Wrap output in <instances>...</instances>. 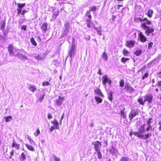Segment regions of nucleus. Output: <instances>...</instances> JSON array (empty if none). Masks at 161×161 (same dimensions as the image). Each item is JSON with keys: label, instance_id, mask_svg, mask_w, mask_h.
<instances>
[{"label": "nucleus", "instance_id": "nucleus-21", "mask_svg": "<svg viewBox=\"0 0 161 161\" xmlns=\"http://www.w3.org/2000/svg\"><path fill=\"white\" fill-rule=\"evenodd\" d=\"M153 14V9H149L146 15L149 18H151L152 17Z\"/></svg>", "mask_w": 161, "mask_h": 161}, {"label": "nucleus", "instance_id": "nucleus-34", "mask_svg": "<svg viewBox=\"0 0 161 161\" xmlns=\"http://www.w3.org/2000/svg\"><path fill=\"white\" fill-rule=\"evenodd\" d=\"M20 159L21 161H24L26 159V156L24 153H21Z\"/></svg>", "mask_w": 161, "mask_h": 161}, {"label": "nucleus", "instance_id": "nucleus-25", "mask_svg": "<svg viewBox=\"0 0 161 161\" xmlns=\"http://www.w3.org/2000/svg\"><path fill=\"white\" fill-rule=\"evenodd\" d=\"M117 151V149L113 146H112L109 150V152L113 154H114Z\"/></svg>", "mask_w": 161, "mask_h": 161}, {"label": "nucleus", "instance_id": "nucleus-50", "mask_svg": "<svg viewBox=\"0 0 161 161\" xmlns=\"http://www.w3.org/2000/svg\"><path fill=\"white\" fill-rule=\"evenodd\" d=\"M94 28L95 30H97V32L98 34L99 35H102V34H101V31H100V30H98L97 28L96 27H95L94 26Z\"/></svg>", "mask_w": 161, "mask_h": 161}, {"label": "nucleus", "instance_id": "nucleus-33", "mask_svg": "<svg viewBox=\"0 0 161 161\" xmlns=\"http://www.w3.org/2000/svg\"><path fill=\"white\" fill-rule=\"evenodd\" d=\"M6 122H8L13 120V118L11 116H8L5 117Z\"/></svg>", "mask_w": 161, "mask_h": 161}, {"label": "nucleus", "instance_id": "nucleus-36", "mask_svg": "<svg viewBox=\"0 0 161 161\" xmlns=\"http://www.w3.org/2000/svg\"><path fill=\"white\" fill-rule=\"evenodd\" d=\"M152 136V134L151 133H147V134H146L144 135V137L143 138L145 139H147L149 137L151 136Z\"/></svg>", "mask_w": 161, "mask_h": 161}, {"label": "nucleus", "instance_id": "nucleus-45", "mask_svg": "<svg viewBox=\"0 0 161 161\" xmlns=\"http://www.w3.org/2000/svg\"><path fill=\"white\" fill-rule=\"evenodd\" d=\"M148 73L147 72H146L145 73L144 75H143L142 76V79L143 80H144L145 78H147L148 77Z\"/></svg>", "mask_w": 161, "mask_h": 161}, {"label": "nucleus", "instance_id": "nucleus-9", "mask_svg": "<svg viewBox=\"0 0 161 161\" xmlns=\"http://www.w3.org/2000/svg\"><path fill=\"white\" fill-rule=\"evenodd\" d=\"M138 36L140 41L141 42H144L147 41V38L140 31H139Z\"/></svg>", "mask_w": 161, "mask_h": 161}, {"label": "nucleus", "instance_id": "nucleus-19", "mask_svg": "<svg viewBox=\"0 0 161 161\" xmlns=\"http://www.w3.org/2000/svg\"><path fill=\"white\" fill-rule=\"evenodd\" d=\"M51 123L53 125V126L55 127V129H59V123L56 120L54 119L53 121H51Z\"/></svg>", "mask_w": 161, "mask_h": 161}, {"label": "nucleus", "instance_id": "nucleus-31", "mask_svg": "<svg viewBox=\"0 0 161 161\" xmlns=\"http://www.w3.org/2000/svg\"><path fill=\"white\" fill-rule=\"evenodd\" d=\"M142 53V51L141 50H137L134 53V55L136 56H139Z\"/></svg>", "mask_w": 161, "mask_h": 161}, {"label": "nucleus", "instance_id": "nucleus-28", "mask_svg": "<svg viewBox=\"0 0 161 161\" xmlns=\"http://www.w3.org/2000/svg\"><path fill=\"white\" fill-rule=\"evenodd\" d=\"M45 96V93L44 92L41 94L40 96L38 98V101L40 102H42L43 99H44V97Z\"/></svg>", "mask_w": 161, "mask_h": 161}, {"label": "nucleus", "instance_id": "nucleus-6", "mask_svg": "<svg viewBox=\"0 0 161 161\" xmlns=\"http://www.w3.org/2000/svg\"><path fill=\"white\" fill-rule=\"evenodd\" d=\"M102 78V83L103 85H106V83H108L110 86H111L112 81L108 78L107 75H103Z\"/></svg>", "mask_w": 161, "mask_h": 161}, {"label": "nucleus", "instance_id": "nucleus-41", "mask_svg": "<svg viewBox=\"0 0 161 161\" xmlns=\"http://www.w3.org/2000/svg\"><path fill=\"white\" fill-rule=\"evenodd\" d=\"M97 9V7L95 6H92L91 7L89 10L88 11H90V12L91 11H95Z\"/></svg>", "mask_w": 161, "mask_h": 161}, {"label": "nucleus", "instance_id": "nucleus-20", "mask_svg": "<svg viewBox=\"0 0 161 161\" xmlns=\"http://www.w3.org/2000/svg\"><path fill=\"white\" fill-rule=\"evenodd\" d=\"M107 95L108 96V99L111 102L112 101L113 97V92L112 91H110L107 93Z\"/></svg>", "mask_w": 161, "mask_h": 161}, {"label": "nucleus", "instance_id": "nucleus-15", "mask_svg": "<svg viewBox=\"0 0 161 161\" xmlns=\"http://www.w3.org/2000/svg\"><path fill=\"white\" fill-rule=\"evenodd\" d=\"M65 29L64 30V34L66 35L69 31V25L68 23H66L64 24Z\"/></svg>", "mask_w": 161, "mask_h": 161}, {"label": "nucleus", "instance_id": "nucleus-14", "mask_svg": "<svg viewBox=\"0 0 161 161\" xmlns=\"http://www.w3.org/2000/svg\"><path fill=\"white\" fill-rule=\"evenodd\" d=\"M20 144L17 143L14 141H13L11 145L12 148H15L17 150H18L20 148Z\"/></svg>", "mask_w": 161, "mask_h": 161}, {"label": "nucleus", "instance_id": "nucleus-11", "mask_svg": "<svg viewBox=\"0 0 161 161\" xmlns=\"http://www.w3.org/2000/svg\"><path fill=\"white\" fill-rule=\"evenodd\" d=\"M136 42L135 41L130 40L126 42L125 46L128 47H133L135 45Z\"/></svg>", "mask_w": 161, "mask_h": 161}, {"label": "nucleus", "instance_id": "nucleus-23", "mask_svg": "<svg viewBox=\"0 0 161 161\" xmlns=\"http://www.w3.org/2000/svg\"><path fill=\"white\" fill-rule=\"evenodd\" d=\"M1 29L3 31L5 28L6 21L5 20H2L0 23Z\"/></svg>", "mask_w": 161, "mask_h": 161}, {"label": "nucleus", "instance_id": "nucleus-8", "mask_svg": "<svg viewBox=\"0 0 161 161\" xmlns=\"http://www.w3.org/2000/svg\"><path fill=\"white\" fill-rule=\"evenodd\" d=\"M124 89L127 92L131 93L135 91L134 89L131 86L129 83L125 84Z\"/></svg>", "mask_w": 161, "mask_h": 161}, {"label": "nucleus", "instance_id": "nucleus-38", "mask_svg": "<svg viewBox=\"0 0 161 161\" xmlns=\"http://www.w3.org/2000/svg\"><path fill=\"white\" fill-rule=\"evenodd\" d=\"M130 59L129 58H125L124 57H123L121 58V61L124 64L125 63V62L128 60Z\"/></svg>", "mask_w": 161, "mask_h": 161}, {"label": "nucleus", "instance_id": "nucleus-63", "mask_svg": "<svg viewBox=\"0 0 161 161\" xmlns=\"http://www.w3.org/2000/svg\"><path fill=\"white\" fill-rule=\"evenodd\" d=\"M116 18V16L114 15H113L112 16V21H114V20Z\"/></svg>", "mask_w": 161, "mask_h": 161}, {"label": "nucleus", "instance_id": "nucleus-22", "mask_svg": "<svg viewBox=\"0 0 161 161\" xmlns=\"http://www.w3.org/2000/svg\"><path fill=\"white\" fill-rule=\"evenodd\" d=\"M125 108H124L122 110H121L120 111V115L123 117L124 119H125L126 117V114L125 113Z\"/></svg>", "mask_w": 161, "mask_h": 161}, {"label": "nucleus", "instance_id": "nucleus-52", "mask_svg": "<svg viewBox=\"0 0 161 161\" xmlns=\"http://www.w3.org/2000/svg\"><path fill=\"white\" fill-rule=\"evenodd\" d=\"M158 125H159V126L158 127V130L159 131H161V120H160L158 121Z\"/></svg>", "mask_w": 161, "mask_h": 161}, {"label": "nucleus", "instance_id": "nucleus-2", "mask_svg": "<svg viewBox=\"0 0 161 161\" xmlns=\"http://www.w3.org/2000/svg\"><path fill=\"white\" fill-rule=\"evenodd\" d=\"M145 124L141 125L138 129V131L134 132V135L138 138H143L144 136L143 133L145 132Z\"/></svg>", "mask_w": 161, "mask_h": 161}, {"label": "nucleus", "instance_id": "nucleus-61", "mask_svg": "<svg viewBox=\"0 0 161 161\" xmlns=\"http://www.w3.org/2000/svg\"><path fill=\"white\" fill-rule=\"evenodd\" d=\"M157 85L158 86H161V80L159 81L157 83Z\"/></svg>", "mask_w": 161, "mask_h": 161}, {"label": "nucleus", "instance_id": "nucleus-18", "mask_svg": "<svg viewBox=\"0 0 161 161\" xmlns=\"http://www.w3.org/2000/svg\"><path fill=\"white\" fill-rule=\"evenodd\" d=\"M75 49L74 46H72L70 50L69 51V54L70 57L72 58L75 55Z\"/></svg>", "mask_w": 161, "mask_h": 161}, {"label": "nucleus", "instance_id": "nucleus-17", "mask_svg": "<svg viewBox=\"0 0 161 161\" xmlns=\"http://www.w3.org/2000/svg\"><path fill=\"white\" fill-rule=\"evenodd\" d=\"M94 91L96 94L102 97H104V96L103 94L102 93L100 89L99 88H98L94 90Z\"/></svg>", "mask_w": 161, "mask_h": 161}, {"label": "nucleus", "instance_id": "nucleus-60", "mask_svg": "<svg viewBox=\"0 0 161 161\" xmlns=\"http://www.w3.org/2000/svg\"><path fill=\"white\" fill-rule=\"evenodd\" d=\"M97 74L99 75H102V73L101 72V70L100 68L98 69V71L97 72Z\"/></svg>", "mask_w": 161, "mask_h": 161}, {"label": "nucleus", "instance_id": "nucleus-56", "mask_svg": "<svg viewBox=\"0 0 161 161\" xmlns=\"http://www.w3.org/2000/svg\"><path fill=\"white\" fill-rule=\"evenodd\" d=\"M64 113H63V114L62 115V116L61 117V119H60V125H61V124H62V120H63V119L64 118Z\"/></svg>", "mask_w": 161, "mask_h": 161}, {"label": "nucleus", "instance_id": "nucleus-5", "mask_svg": "<svg viewBox=\"0 0 161 161\" xmlns=\"http://www.w3.org/2000/svg\"><path fill=\"white\" fill-rule=\"evenodd\" d=\"M135 22L138 23L139 21L142 22V21H146L147 25H150L152 24V22L151 20H149L147 18H144L142 19L140 17H135L134 18Z\"/></svg>", "mask_w": 161, "mask_h": 161}, {"label": "nucleus", "instance_id": "nucleus-49", "mask_svg": "<svg viewBox=\"0 0 161 161\" xmlns=\"http://www.w3.org/2000/svg\"><path fill=\"white\" fill-rule=\"evenodd\" d=\"M153 43L152 42H150L148 44V49H149L152 48L153 46Z\"/></svg>", "mask_w": 161, "mask_h": 161}, {"label": "nucleus", "instance_id": "nucleus-51", "mask_svg": "<svg viewBox=\"0 0 161 161\" xmlns=\"http://www.w3.org/2000/svg\"><path fill=\"white\" fill-rule=\"evenodd\" d=\"M53 158L55 161H60V158L57 157L56 156L54 155Z\"/></svg>", "mask_w": 161, "mask_h": 161}, {"label": "nucleus", "instance_id": "nucleus-29", "mask_svg": "<svg viewBox=\"0 0 161 161\" xmlns=\"http://www.w3.org/2000/svg\"><path fill=\"white\" fill-rule=\"evenodd\" d=\"M94 98L97 104L100 103L102 102V99L96 96L94 97Z\"/></svg>", "mask_w": 161, "mask_h": 161}, {"label": "nucleus", "instance_id": "nucleus-10", "mask_svg": "<svg viewBox=\"0 0 161 161\" xmlns=\"http://www.w3.org/2000/svg\"><path fill=\"white\" fill-rule=\"evenodd\" d=\"M25 5V3H18L17 4L18 8H17V14L18 15H19L21 14L22 8Z\"/></svg>", "mask_w": 161, "mask_h": 161}, {"label": "nucleus", "instance_id": "nucleus-64", "mask_svg": "<svg viewBox=\"0 0 161 161\" xmlns=\"http://www.w3.org/2000/svg\"><path fill=\"white\" fill-rule=\"evenodd\" d=\"M104 143L105 144L106 146H107L108 145V141H107V140H104Z\"/></svg>", "mask_w": 161, "mask_h": 161}, {"label": "nucleus", "instance_id": "nucleus-59", "mask_svg": "<svg viewBox=\"0 0 161 161\" xmlns=\"http://www.w3.org/2000/svg\"><path fill=\"white\" fill-rule=\"evenodd\" d=\"M123 6V5H121V4H118L117 5V9H118V10H119V9L120 8V7H122Z\"/></svg>", "mask_w": 161, "mask_h": 161}, {"label": "nucleus", "instance_id": "nucleus-16", "mask_svg": "<svg viewBox=\"0 0 161 161\" xmlns=\"http://www.w3.org/2000/svg\"><path fill=\"white\" fill-rule=\"evenodd\" d=\"M48 24L46 22L44 23L41 26V29L44 32H46L47 30Z\"/></svg>", "mask_w": 161, "mask_h": 161}, {"label": "nucleus", "instance_id": "nucleus-13", "mask_svg": "<svg viewBox=\"0 0 161 161\" xmlns=\"http://www.w3.org/2000/svg\"><path fill=\"white\" fill-rule=\"evenodd\" d=\"M65 99V97H61V96H60L58 97V99L56 101V103L57 105H61L62 103V102Z\"/></svg>", "mask_w": 161, "mask_h": 161}, {"label": "nucleus", "instance_id": "nucleus-57", "mask_svg": "<svg viewBox=\"0 0 161 161\" xmlns=\"http://www.w3.org/2000/svg\"><path fill=\"white\" fill-rule=\"evenodd\" d=\"M48 119H52L53 118V116L50 113H49L48 114V116H47Z\"/></svg>", "mask_w": 161, "mask_h": 161}, {"label": "nucleus", "instance_id": "nucleus-55", "mask_svg": "<svg viewBox=\"0 0 161 161\" xmlns=\"http://www.w3.org/2000/svg\"><path fill=\"white\" fill-rule=\"evenodd\" d=\"M55 129V127L52 126L51 127L49 128V130L52 132Z\"/></svg>", "mask_w": 161, "mask_h": 161}, {"label": "nucleus", "instance_id": "nucleus-3", "mask_svg": "<svg viewBox=\"0 0 161 161\" xmlns=\"http://www.w3.org/2000/svg\"><path fill=\"white\" fill-rule=\"evenodd\" d=\"M146 24V22L142 23L141 25V27L144 30H145V33L147 36L149 35L150 33L153 32L155 29L153 28H150V27L147 26Z\"/></svg>", "mask_w": 161, "mask_h": 161}, {"label": "nucleus", "instance_id": "nucleus-7", "mask_svg": "<svg viewBox=\"0 0 161 161\" xmlns=\"http://www.w3.org/2000/svg\"><path fill=\"white\" fill-rule=\"evenodd\" d=\"M144 102H147L148 103H151L153 100V97L152 94H148L145 95L144 97Z\"/></svg>", "mask_w": 161, "mask_h": 161}, {"label": "nucleus", "instance_id": "nucleus-54", "mask_svg": "<svg viewBox=\"0 0 161 161\" xmlns=\"http://www.w3.org/2000/svg\"><path fill=\"white\" fill-rule=\"evenodd\" d=\"M21 28L22 30L25 31L26 30L27 26L26 25H23L21 26Z\"/></svg>", "mask_w": 161, "mask_h": 161}, {"label": "nucleus", "instance_id": "nucleus-58", "mask_svg": "<svg viewBox=\"0 0 161 161\" xmlns=\"http://www.w3.org/2000/svg\"><path fill=\"white\" fill-rule=\"evenodd\" d=\"M27 139L30 142H31L32 141H33V140H32L31 137L30 136L27 135Z\"/></svg>", "mask_w": 161, "mask_h": 161}, {"label": "nucleus", "instance_id": "nucleus-53", "mask_svg": "<svg viewBox=\"0 0 161 161\" xmlns=\"http://www.w3.org/2000/svg\"><path fill=\"white\" fill-rule=\"evenodd\" d=\"M27 12V11L25 10V9H24L21 12V14L22 15H23V16H24L25 15V14Z\"/></svg>", "mask_w": 161, "mask_h": 161}, {"label": "nucleus", "instance_id": "nucleus-47", "mask_svg": "<svg viewBox=\"0 0 161 161\" xmlns=\"http://www.w3.org/2000/svg\"><path fill=\"white\" fill-rule=\"evenodd\" d=\"M42 85L43 86H45L50 85V83L48 81H45L42 82Z\"/></svg>", "mask_w": 161, "mask_h": 161}, {"label": "nucleus", "instance_id": "nucleus-1", "mask_svg": "<svg viewBox=\"0 0 161 161\" xmlns=\"http://www.w3.org/2000/svg\"><path fill=\"white\" fill-rule=\"evenodd\" d=\"M92 144L93 145L95 150L97 153L98 158L99 159H101L102 157L100 150L102 145L101 142L98 141H97L94 142H93Z\"/></svg>", "mask_w": 161, "mask_h": 161}, {"label": "nucleus", "instance_id": "nucleus-46", "mask_svg": "<svg viewBox=\"0 0 161 161\" xmlns=\"http://www.w3.org/2000/svg\"><path fill=\"white\" fill-rule=\"evenodd\" d=\"M35 58L37 60H42V58L39 54H36L35 56Z\"/></svg>", "mask_w": 161, "mask_h": 161}, {"label": "nucleus", "instance_id": "nucleus-26", "mask_svg": "<svg viewBox=\"0 0 161 161\" xmlns=\"http://www.w3.org/2000/svg\"><path fill=\"white\" fill-rule=\"evenodd\" d=\"M29 89L30 91L33 92H34L36 90V87L32 85H30L29 86Z\"/></svg>", "mask_w": 161, "mask_h": 161}, {"label": "nucleus", "instance_id": "nucleus-27", "mask_svg": "<svg viewBox=\"0 0 161 161\" xmlns=\"http://www.w3.org/2000/svg\"><path fill=\"white\" fill-rule=\"evenodd\" d=\"M25 146L28 150L31 151H34V148L31 145L26 144Z\"/></svg>", "mask_w": 161, "mask_h": 161}, {"label": "nucleus", "instance_id": "nucleus-39", "mask_svg": "<svg viewBox=\"0 0 161 161\" xmlns=\"http://www.w3.org/2000/svg\"><path fill=\"white\" fill-rule=\"evenodd\" d=\"M137 101L141 105H144V104L145 102H144V100L143 101L142 99L141 98H138L137 99Z\"/></svg>", "mask_w": 161, "mask_h": 161}, {"label": "nucleus", "instance_id": "nucleus-42", "mask_svg": "<svg viewBox=\"0 0 161 161\" xmlns=\"http://www.w3.org/2000/svg\"><path fill=\"white\" fill-rule=\"evenodd\" d=\"M124 81L123 79L121 80L119 82V86L121 87H123L124 85Z\"/></svg>", "mask_w": 161, "mask_h": 161}, {"label": "nucleus", "instance_id": "nucleus-48", "mask_svg": "<svg viewBox=\"0 0 161 161\" xmlns=\"http://www.w3.org/2000/svg\"><path fill=\"white\" fill-rule=\"evenodd\" d=\"M14 150H12L10 153V155L8 156L9 158H11L14 155Z\"/></svg>", "mask_w": 161, "mask_h": 161}, {"label": "nucleus", "instance_id": "nucleus-40", "mask_svg": "<svg viewBox=\"0 0 161 161\" xmlns=\"http://www.w3.org/2000/svg\"><path fill=\"white\" fill-rule=\"evenodd\" d=\"M153 122V119L152 118H149L147 120V125H151V124Z\"/></svg>", "mask_w": 161, "mask_h": 161}, {"label": "nucleus", "instance_id": "nucleus-30", "mask_svg": "<svg viewBox=\"0 0 161 161\" xmlns=\"http://www.w3.org/2000/svg\"><path fill=\"white\" fill-rule=\"evenodd\" d=\"M30 42L31 44L34 46H36L37 44L33 37H31L30 39Z\"/></svg>", "mask_w": 161, "mask_h": 161}, {"label": "nucleus", "instance_id": "nucleus-12", "mask_svg": "<svg viewBox=\"0 0 161 161\" xmlns=\"http://www.w3.org/2000/svg\"><path fill=\"white\" fill-rule=\"evenodd\" d=\"M14 49V46L12 44H10L8 47V49L9 54L11 55H13L14 53L13 49Z\"/></svg>", "mask_w": 161, "mask_h": 161}, {"label": "nucleus", "instance_id": "nucleus-37", "mask_svg": "<svg viewBox=\"0 0 161 161\" xmlns=\"http://www.w3.org/2000/svg\"><path fill=\"white\" fill-rule=\"evenodd\" d=\"M102 58L104 59L105 60H107L108 59V56L105 52L103 53L102 54Z\"/></svg>", "mask_w": 161, "mask_h": 161}, {"label": "nucleus", "instance_id": "nucleus-35", "mask_svg": "<svg viewBox=\"0 0 161 161\" xmlns=\"http://www.w3.org/2000/svg\"><path fill=\"white\" fill-rule=\"evenodd\" d=\"M85 15L88 18V19H91L92 16L90 14V11L87 10L85 14Z\"/></svg>", "mask_w": 161, "mask_h": 161}, {"label": "nucleus", "instance_id": "nucleus-62", "mask_svg": "<svg viewBox=\"0 0 161 161\" xmlns=\"http://www.w3.org/2000/svg\"><path fill=\"white\" fill-rule=\"evenodd\" d=\"M157 74L158 75V77L161 79V71L157 73Z\"/></svg>", "mask_w": 161, "mask_h": 161}, {"label": "nucleus", "instance_id": "nucleus-43", "mask_svg": "<svg viewBox=\"0 0 161 161\" xmlns=\"http://www.w3.org/2000/svg\"><path fill=\"white\" fill-rule=\"evenodd\" d=\"M40 134V131L39 129L38 128L36 132L34 133V134L35 136H37Z\"/></svg>", "mask_w": 161, "mask_h": 161}, {"label": "nucleus", "instance_id": "nucleus-4", "mask_svg": "<svg viewBox=\"0 0 161 161\" xmlns=\"http://www.w3.org/2000/svg\"><path fill=\"white\" fill-rule=\"evenodd\" d=\"M138 114L139 112L138 109H131L128 115L129 120H131L134 117L138 115Z\"/></svg>", "mask_w": 161, "mask_h": 161}, {"label": "nucleus", "instance_id": "nucleus-44", "mask_svg": "<svg viewBox=\"0 0 161 161\" xmlns=\"http://www.w3.org/2000/svg\"><path fill=\"white\" fill-rule=\"evenodd\" d=\"M120 161H128V158L127 157H122L120 158Z\"/></svg>", "mask_w": 161, "mask_h": 161}, {"label": "nucleus", "instance_id": "nucleus-32", "mask_svg": "<svg viewBox=\"0 0 161 161\" xmlns=\"http://www.w3.org/2000/svg\"><path fill=\"white\" fill-rule=\"evenodd\" d=\"M130 52L126 50V49L124 48L123 50V54L125 56H128Z\"/></svg>", "mask_w": 161, "mask_h": 161}, {"label": "nucleus", "instance_id": "nucleus-24", "mask_svg": "<svg viewBox=\"0 0 161 161\" xmlns=\"http://www.w3.org/2000/svg\"><path fill=\"white\" fill-rule=\"evenodd\" d=\"M86 21L87 23V26L88 28H91L92 24V22L91 19H86Z\"/></svg>", "mask_w": 161, "mask_h": 161}]
</instances>
